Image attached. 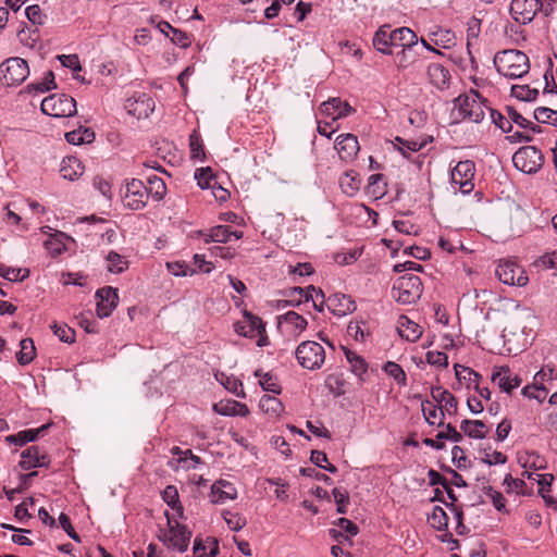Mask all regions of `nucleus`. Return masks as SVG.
Masks as SVG:
<instances>
[{
	"label": "nucleus",
	"mask_w": 557,
	"mask_h": 557,
	"mask_svg": "<svg viewBox=\"0 0 557 557\" xmlns=\"http://www.w3.org/2000/svg\"><path fill=\"white\" fill-rule=\"evenodd\" d=\"M333 497L335 503L337 504V512L338 513H345L346 512V505L349 502V496L346 491L334 488L332 491Z\"/></svg>",
	"instance_id": "61"
},
{
	"label": "nucleus",
	"mask_w": 557,
	"mask_h": 557,
	"mask_svg": "<svg viewBox=\"0 0 557 557\" xmlns=\"http://www.w3.org/2000/svg\"><path fill=\"white\" fill-rule=\"evenodd\" d=\"M259 408L270 420L278 419L284 412L282 401L275 396L270 395H263L260 398Z\"/></svg>",
	"instance_id": "25"
},
{
	"label": "nucleus",
	"mask_w": 557,
	"mask_h": 557,
	"mask_svg": "<svg viewBox=\"0 0 557 557\" xmlns=\"http://www.w3.org/2000/svg\"><path fill=\"white\" fill-rule=\"evenodd\" d=\"M0 275L11 282H20L29 275V271L27 269L11 268L4 264H0Z\"/></svg>",
	"instance_id": "47"
},
{
	"label": "nucleus",
	"mask_w": 557,
	"mask_h": 557,
	"mask_svg": "<svg viewBox=\"0 0 557 557\" xmlns=\"http://www.w3.org/2000/svg\"><path fill=\"white\" fill-rule=\"evenodd\" d=\"M45 247L52 256L61 255L65 249V245L58 237H50L47 239L45 242Z\"/></svg>",
	"instance_id": "64"
},
{
	"label": "nucleus",
	"mask_w": 557,
	"mask_h": 557,
	"mask_svg": "<svg viewBox=\"0 0 557 557\" xmlns=\"http://www.w3.org/2000/svg\"><path fill=\"white\" fill-rule=\"evenodd\" d=\"M392 36V45L400 46L404 48H411L417 45L418 36L417 34L408 27H399L391 30Z\"/></svg>",
	"instance_id": "28"
},
{
	"label": "nucleus",
	"mask_w": 557,
	"mask_h": 557,
	"mask_svg": "<svg viewBox=\"0 0 557 557\" xmlns=\"http://www.w3.org/2000/svg\"><path fill=\"white\" fill-rule=\"evenodd\" d=\"M488 107L481 95L471 89L468 94L460 95L454 100L453 115L457 119L467 120L471 123H483L485 111Z\"/></svg>",
	"instance_id": "2"
},
{
	"label": "nucleus",
	"mask_w": 557,
	"mask_h": 557,
	"mask_svg": "<svg viewBox=\"0 0 557 557\" xmlns=\"http://www.w3.org/2000/svg\"><path fill=\"white\" fill-rule=\"evenodd\" d=\"M382 174H372L368 180L367 193L375 199H380L386 194V186L382 184Z\"/></svg>",
	"instance_id": "43"
},
{
	"label": "nucleus",
	"mask_w": 557,
	"mask_h": 557,
	"mask_svg": "<svg viewBox=\"0 0 557 557\" xmlns=\"http://www.w3.org/2000/svg\"><path fill=\"white\" fill-rule=\"evenodd\" d=\"M397 330H398L399 335L408 342H416L423 334L422 326H420L418 323L411 321L406 315H401L399 318Z\"/></svg>",
	"instance_id": "23"
},
{
	"label": "nucleus",
	"mask_w": 557,
	"mask_h": 557,
	"mask_svg": "<svg viewBox=\"0 0 557 557\" xmlns=\"http://www.w3.org/2000/svg\"><path fill=\"white\" fill-rule=\"evenodd\" d=\"M431 396L437 404H444L442 408L448 413H455L457 411V398L449 391L442 386H434L431 388Z\"/></svg>",
	"instance_id": "26"
},
{
	"label": "nucleus",
	"mask_w": 557,
	"mask_h": 557,
	"mask_svg": "<svg viewBox=\"0 0 557 557\" xmlns=\"http://www.w3.org/2000/svg\"><path fill=\"white\" fill-rule=\"evenodd\" d=\"M429 522L434 529L441 531L447 528L448 517L442 507L435 506L429 517Z\"/></svg>",
	"instance_id": "51"
},
{
	"label": "nucleus",
	"mask_w": 557,
	"mask_h": 557,
	"mask_svg": "<svg viewBox=\"0 0 557 557\" xmlns=\"http://www.w3.org/2000/svg\"><path fill=\"white\" fill-rule=\"evenodd\" d=\"M255 375L259 377V385L265 392H271L273 394H280L282 387L277 381V377L271 373H261V371H256Z\"/></svg>",
	"instance_id": "42"
},
{
	"label": "nucleus",
	"mask_w": 557,
	"mask_h": 557,
	"mask_svg": "<svg viewBox=\"0 0 557 557\" xmlns=\"http://www.w3.org/2000/svg\"><path fill=\"white\" fill-rule=\"evenodd\" d=\"M213 410L221 416L246 417L249 414V409L245 404L233 399L214 404Z\"/></svg>",
	"instance_id": "24"
},
{
	"label": "nucleus",
	"mask_w": 557,
	"mask_h": 557,
	"mask_svg": "<svg viewBox=\"0 0 557 557\" xmlns=\"http://www.w3.org/2000/svg\"><path fill=\"white\" fill-rule=\"evenodd\" d=\"M280 323H285L290 334H301L308 325L307 320L295 311H288L278 318Z\"/></svg>",
	"instance_id": "27"
},
{
	"label": "nucleus",
	"mask_w": 557,
	"mask_h": 557,
	"mask_svg": "<svg viewBox=\"0 0 557 557\" xmlns=\"http://www.w3.org/2000/svg\"><path fill=\"white\" fill-rule=\"evenodd\" d=\"M426 75L430 84L440 90H445L449 87L450 73L440 63H431L426 67Z\"/></svg>",
	"instance_id": "21"
},
{
	"label": "nucleus",
	"mask_w": 557,
	"mask_h": 557,
	"mask_svg": "<svg viewBox=\"0 0 557 557\" xmlns=\"http://www.w3.org/2000/svg\"><path fill=\"white\" fill-rule=\"evenodd\" d=\"M445 428L446 431L437 433V440H449L455 443H459L462 441V434L458 432L450 423H448Z\"/></svg>",
	"instance_id": "62"
},
{
	"label": "nucleus",
	"mask_w": 557,
	"mask_h": 557,
	"mask_svg": "<svg viewBox=\"0 0 557 557\" xmlns=\"http://www.w3.org/2000/svg\"><path fill=\"white\" fill-rule=\"evenodd\" d=\"M48 463V456L38 446H30L21 454L20 467L23 470L47 467Z\"/></svg>",
	"instance_id": "18"
},
{
	"label": "nucleus",
	"mask_w": 557,
	"mask_h": 557,
	"mask_svg": "<svg viewBox=\"0 0 557 557\" xmlns=\"http://www.w3.org/2000/svg\"><path fill=\"white\" fill-rule=\"evenodd\" d=\"M201 459L193 455L191 450L187 449L183 453V456H180L176 459H172L169 461V467L174 471L183 470H191L196 469L198 465H200Z\"/></svg>",
	"instance_id": "32"
},
{
	"label": "nucleus",
	"mask_w": 557,
	"mask_h": 557,
	"mask_svg": "<svg viewBox=\"0 0 557 557\" xmlns=\"http://www.w3.org/2000/svg\"><path fill=\"white\" fill-rule=\"evenodd\" d=\"M321 120L318 122V132L321 136L332 139L337 131V121L356 112V110L341 98H330L321 103L319 108Z\"/></svg>",
	"instance_id": "1"
},
{
	"label": "nucleus",
	"mask_w": 557,
	"mask_h": 557,
	"mask_svg": "<svg viewBox=\"0 0 557 557\" xmlns=\"http://www.w3.org/2000/svg\"><path fill=\"white\" fill-rule=\"evenodd\" d=\"M495 274L502 283L507 285L524 286L528 283L525 272L512 261L500 262L495 270Z\"/></svg>",
	"instance_id": "13"
},
{
	"label": "nucleus",
	"mask_w": 557,
	"mask_h": 557,
	"mask_svg": "<svg viewBox=\"0 0 557 557\" xmlns=\"http://www.w3.org/2000/svg\"><path fill=\"white\" fill-rule=\"evenodd\" d=\"M26 88L28 92L35 91L39 94L57 88L53 72H47L41 82L29 84Z\"/></svg>",
	"instance_id": "46"
},
{
	"label": "nucleus",
	"mask_w": 557,
	"mask_h": 557,
	"mask_svg": "<svg viewBox=\"0 0 557 557\" xmlns=\"http://www.w3.org/2000/svg\"><path fill=\"white\" fill-rule=\"evenodd\" d=\"M36 357V347L32 338H24L20 342V350L16 359L21 366L30 363Z\"/></svg>",
	"instance_id": "38"
},
{
	"label": "nucleus",
	"mask_w": 557,
	"mask_h": 557,
	"mask_svg": "<svg viewBox=\"0 0 557 557\" xmlns=\"http://www.w3.org/2000/svg\"><path fill=\"white\" fill-rule=\"evenodd\" d=\"M426 362L437 368L448 367V357L443 351H428L425 355Z\"/></svg>",
	"instance_id": "55"
},
{
	"label": "nucleus",
	"mask_w": 557,
	"mask_h": 557,
	"mask_svg": "<svg viewBox=\"0 0 557 557\" xmlns=\"http://www.w3.org/2000/svg\"><path fill=\"white\" fill-rule=\"evenodd\" d=\"M124 198L126 207L132 210H141L149 199L148 188L140 180L133 178L126 185Z\"/></svg>",
	"instance_id": "14"
},
{
	"label": "nucleus",
	"mask_w": 557,
	"mask_h": 557,
	"mask_svg": "<svg viewBox=\"0 0 557 557\" xmlns=\"http://www.w3.org/2000/svg\"><path fill=\"white\" fill-rule=\"evenodd\" d=\"M243 317V321L234 324V330L238 335L253 337L256 334L265 333V325L259 317L248 311H245Z\"/></svg>",
	"instance_id": "17"
},
{
	"label": "nucleus",
	"mask_w": 557,
	"mask_h": 557,
	"mask_svg": "<svg viewBox=\"0 0 557 557\" xmlns=\"http://www.w3.org/2000/svg\"><path fill=\"white\" fill-rule=\"evenodd\" d=\"M166 268L175 276H187L195 273V270H189L184 262H168Z\"/></svg>",
	"instance_id": "60"
},
{
	"label": "nucleus",
	"mask_w": 557,
	"mask_h": 557,
	"mask_svg": "<svg viewBox=\"0 0 557 557\" xmlns=\"http://www.w3.org/2000/svg\"><path fill=\"white\" fill-rule=\"evenodd\" d=\"M507 111H508V116L510 119V122L512 121V122H515L516 124H518L519 126H521L523 128H527V127L531 126V129L534 133H541L542 132L540 126L534 125L532 122L528 121L525 117H523L515 109L508 108Z\"/></svg>",
	"instance_id": "54"
},
{
	"label": "nucleus",
	"mask_w": 557,
	"mask_h": 557,
	"mask_svg": "<svg viewBox=\"0 0 557 557\" xmlns=\"http://www.w3.org/2000/svg\"><path fill=\"white\" fill-rule=\"evenodd\" d=\"M421 280L413 274L400 276L393 288L394 298L404 305L414 304L421 297Z\"/></svg>",
	"instance_id": "4"
},
{
	"label": "nucleus",
	"mask_w": 557,
	"mask_h": 557,
	"mask_svg": "<svg viewBox=\"0 0 557 557\" xmlns=\"http://www.w3.org/2000/svg\"><path fill=\"white\" fill-rule=\"evenodd\" d=\"M454 370H455V375H456V379L458 380V382H467V383H479V380L481 379L480 374L476 373L475 371H473L472 369L468 368V367H465V366H460V364H455L454 366Z\"/></svg>",
	"instance_id": "49"
},
{
	"label": "nucleus",
	"mask_w": 557,
	"mask_h": 557,
	"mask_svg": "<svg viewBox=\"0 0 557 557\" xmlns=\"http://www.w3.org/2000/svg\"><path fill=\"white\" fill-rule=\"evenodd\" d=\"M28 64L22 58H9L0 65V78L7 86H18L28 77Z\"/></svg>",
	"instance_id": "7"
},
{
	"label": "nucleus",
	"mask_w": 557,
	"mask_h": 557,
	"mask_svg": "<svg viewBox=\"0 0 557 557\" xmlns=\"http://www.w3.org/2000/svg\"><path fill=\"white\" fill-rule=\"evenodd\" d=\"M148 193L154 200L160 201L166 194V185L163 180L157 175H151L147 178Z\"/></svg>",
	"instance_id": "41"
},
{
	"label": "nucleus",
	"mask_w": 557,
	"mask_h": 557,
	"mask_svg": "<svg viewBox=\"0 0 557 557\" xmlns=\"http://www.w3.org/2000/svg\"><path fill=\"white\" fill-rule=\"evenodd\" d=\"M125 110L137 119H147L154 110L156 103L151 96L145 92H137L126 99Z\"/></svg>",
	"instance_id": "12"
},
{
	"label": "nucleus",
	"mask_w": 557,
	"mask_h": 557,
	"mask_svg": "<svg viewBox=\"0 0 557 557\" xmlns=\"http://www.w3.org/2000/svg\"><path fill=\"white\" fill-rule=\"evenodd\" d=\"M474 163L470 160L460 161L451 170L450 182L455 191L459 190L463 195L470 194L474 189Z\"/></svg>",
	"instance_id": "8"
},
{
	"label": "nucleus",
	"mask_w": 557,
	"mask_h": 557,
	"mask_svg": "<svg viewBox=\"0 0 557 557\" xmlns=\"http://www.w3.org/2000/svg\"><path fill=\"white\" fill-rule=\"evenodd\" d=\"M384 371L386 374L392 376L398 384L405 385L406 384V373L403 370V368L393 361H387L384 366Z\"/></svg>",
	"instance_id": "53"
},
{
	"label": "nucleus",
	"mask_w": 557,
	"mask_h": 557,
	"mask_svg": "<svg viewBox=\"0 0 557 557\" xmlns=\"http://www.w3.org/2000/svg\"><path fill=\"white\" fill-rule=\"evenodd\" d=\"M60 173L63 178L74 181L84 173V165L75 157H66L61 162Z\"/></svg>",
	"instance_id": "29"
},
{
	"label": "nucleus",
	"mask_w": 557,
	"mask_h": 557,
	"mask_svg": "<svg viewBox=\"0 0 557 557\" xmlns=\"http://www.w3.org/2000/svg\"><path fill=\"white\" fill-rule=\"evenodd\" d=\"M342 349L345 354L346 360L350 364V371L360 380H363L368 371V363L364 358L347 347L343 346Z\"/></svg>",
	"instance_id": "30"
},
{
	"label": "nucleus",
	"mask_w": 557,
	"mask_h": 557,
	"mask_svg": "<svg viewBox=\"0 0 557 557\" xmlns=\"http://www.w3.org/2000/svg\"><path fill=\"white\" fill-rule=\"evenodd\" d=\"M97 315L100 319L108 318L117 306L119 296L116 289L108 286L97 290Z\"/></svg>",
	"instance_id": "15"
},
{
	"label": "nucleus",
	"mask_w": 557,
	"mask_h": 557,
	"mask_svg": "<svg viewBox=\"0 0 557 557\" xmlns=\"http://www.w3.org/2000/svg\"><path fill=\"white\" fill-rule=\"evenodd\" d=\"M537 95L539 90L530 88L528 85H513L511 87V96L521 101H533Z\"/></svg>",
	"instance_id": "48"
},
{
	"label": "nucleus",
	"mask_w": 557,
	"mask_h": 557,
	"mask_svg": "<svg viewBox=\"0 0 557 557\" xmlns=\"http://www.w3.org/2000/svg\"><path fill=\"white\" fill-rule=\"evenodd\" d=\"M460 429L467 436L475 440L484 438L488 432L487 426L481 420H463Z\"/></svg>",
	"instance_id": "33"
},
{
	"label": "nucleus",
	"mask_w": 557,
	"mask_h": 557,
	"mask_svg": "<svg viewBox=\"0 0 557 557\" xmlns=\"http://www.w3.org/2000/svg\"><path fill=\"white\" fill-rule=\"evenodd\" d=\"M485 495L491 499L494 507L502 511L505 509L506 506V499L503 496V494L496 490H494L492 486H488L484 490Z\"/></svg>",
	"instance_id": "58"
},
{
	"label": "nucleus",
	"mask_w": 557,
	"mask_h": 557,
	"mask_svg": "<svg viewBox=\"0 0 557 557\" xmlns=\"http://www.w3.org/2000/svg\"><path fill=\"white\" fill-rule=\"evenodd\" d=\"M540 9L541 0H512L509 11L517 23L525 25L533 21Z\"/></svg>",
	"instance_id": "11"
},
{
	"label": "nucleus",
	"mask_w": 557,
	"mask_h": 557,
	"mask_svg": "<svg viewBox=\"0 0 557 557\" xmlns=\"http://www.w3.org/2000/svg\"><path fill=\"white\" fill-rule=\"evenodd\" d=\"M48 425H42L38 429H28L18 432L17 434L10 435L7 440L15 445L22 446L28 442H34L38 438V436L46 431Z\"/></svg>",
	"instance_id": "37"
},
{
	"label": "nucleus",
	"mask_w": 557,
	"mask_h": 557,
	"mask_svg": "<svg viewBox=\"0 0 557 557\" xmlns=\"http://www.w3.org/2000/svg\"><path fill=\"white\" fill-rule=\"evenodd\" d=\"M522 395L528 398H533L542 403L546 396V389L543 386L528 385L522 388Z\"/></svg>",
	"instance_id": "59"
},
{
	"label": "nucleus",
	"mask_w": 557,
	"mask_h": 557,
	"mask_svg": "<svg viewBox=\"0 0 557 557\" xmlns=\"http://www.w3.org/2000/svg\"><path fill=\"white\" fill-rule=\"evenodd\" d=\"M421 410L425 421L430 425H444L445 409H443L442 407L437 408V406L430 400H424L421 404Z\"/></svg>",
	"instance_id": "31"
},
{
	"label": "nucleus",
	"mask_w": 557,
	"mask_h": 557,
	"mask_svg": "<svg viewBox=\"0 0 557 557\" xmlns=\"http://www.w3.org/2000/svg\"><path fill=\"white\" fill-rule=\"evenodd\" d=\"M534 119L540 123H547L557 126V110L546 107H539L534 110Z\"/></svg>",
	"instance_id": "50"
},
{
	"label": "nucleus",
	"mask_w": 557,
	"mask_h": 557,
	"mask_svg": "<svg viewBox=\"0 0 557 557\" xmlns=\"http://www.w3.org/2000/svg\"><path fill=\"white\" fill-rule=\"evenodd\" d=\"M106 260L108 262V270L112 273H122L128 268V261L115 251H110Z\"/></svg>",
	"instance_id": "44"
},
{
	"label": "nucleus",
	"mask_w": 557,
	"mask_h": 557,
	"mask_svg": "<svg viewBox=\"0 0 557 557\" xmlns=\"http://www.w3.org/2000/svg\"><path fill=\"white\" fill-rule=\"evenodd\" d=\"M361 181L358 173L350 170L345 172L339 178V186L343 193L349 197L355 196L360 189Z\"/></svg>",
	"instance_id": "34"
},
{
	"label": "nucleus",
	"mask_w": 557,
	"mask_h": 557,
	"mask_svg": "<svg viewBox=\"0 0 557 557\" xmlns=\"http://www.w3.org/2000/svg\"><path fill=\"white\" fill-rule=\"evenodd\" d=\"M329 310L337 317H344L356 310L355 301L347 295L334 294L326 300Z\"/></svg>",
	"instance_id": "19"
},
{
	"label": "nucleus",
	"mask_w": 557,
	"mask_h": 557,
	"mask_svg": "<svg viewBox=\"0 0 557 557\" xmlns=\"http://www.w3.org/2000/svg\"><path fill=\"white\" fill-rule=\"evenodd\" d=\"M40 109L44 114L52 117H67L76 113V102L69 95L54 94L41 101Z\"/></svg>",
	"instance_id": "5"
},
{
	"label": "nucleus",
	"mask_w": 557,
	"mask_h": 557,
	"mask_svg": "<svg viewBox=\"0 0 557 557\" xmlns=\"http://www.w3.org/2000/svg\"><path fill=\"white\" fill-rule=\"evenodd\" d=\"M51 330L53 334L59 337L60 341L69 344L75 342V331L67 326L66 324L53 323L51 325Z\"/></svg>",
	"instance_id": "52"
},
{
	"label": "nucleus",
	"mask_w": 557,
	"mask_h": 557,
	"mask_svg": "<svg viewBox=\"0 0 557 557\" xmlns=\"http://www.w3.org/2000/svg\"><path fill=\"white\" fill-rule=\"evenodd\" d=\"M482 454V461L488 466L504 465L507 461V457L503 453L497 450L484 449Z\"/></svg>",
	"instance_id": "56"
},
{
	"label": "nucleus",
	"mask_w": 557,
	"mask_h": 557,
	"mask_svg": "<svg viewBox=\"0 0 557 557\" xmlns=\"http://www.w3.org/2000/svg\"><path fill=\"white\" fill-rule=\"evenodd\" d=\"M490 112V119L484 120L483 124L491 125L494 124L496 128H499L503 133H507L511 131V122L505 117L503 114H500L498 111L488 109Z\"/></svg>",
	"instance_id": "45"
},
{
	"label": "nucleus",
	"mask_w": 557,
	"mask_h": 557,
	"mask_svg": "<svg viewBox=\"0 0 557 557\" xmlns=\"http://www.w3.org/2000/svg\"><path fill=\"white\" fill-rule=\"evenodd\" d=\"M223 518L227 524V527L232 531H239L246 525L245 518L240 517L238 513H232L230 511L223 512Z\"/></svg>",
	"instance_id": "57"
},
{
	"label": "nucleus",
	"mask_w": 557,
	"mask_h": 557,
	"mask_svg": "<svg viewBox=\"0 0 557 557\" xmlns=\"http://www.w3.org/2000/svg\"><path fill=\"white\" fill-rule=\"evenodd\" d=\"M361 252L358 249L350 250L348 252H342L337 253L335 257V261L341 265H346L355 262L359 257Z\"/></svg>",
	"instance_id": "63"
},
{
	"label": "nucleus",
	"mask_w": 557,
	"mask_h": 557,
	"mask_svg": "<svg viewBox=\"0 0 557 557\" xmlns=\"http://www.w3.org/2000/svg\"><path fill=\"white\" fill-rule=\"evenodd\" d=\"M232 237H234L235 239H240L243 238V232L231 231L230 226L227 225H216L210 228L207 234H205L203 242L206 244H209L211 242L227 243L231 240Z\"/></svg>",
	"instance_id": "22"
},
{
	"label": "nucleus",
	"mask_w": 557,
	"mask_h": 557,
	"mask_svg": "<svg viewBox=\"0 0 557 557\" xmlns=\"http://www.w3.org/2000/svg\"><path fill=\"white\" fill-rule=\"evenodd\" d=\"M334 148L345 162L354 160L360 150L359 141H335Z\"/></svg>",
	"instance_id": "39"
},
{
	"label": "nucleus",
	"mask_w": 557,
	"mask_h": 557,
	"mask_svg": "<svg viewBox=\"0 0 557 557\" xmlns=\"http://www.w3.org/2000/svg\"><path fill=\"white\" fill-rule=\"evenodd\" d=\"M237 497V491L233 483L226 480H219L211 486V502L224 504L227 500H234Z\"/></svg>",
	"instance_id": "20"
},
{
	"label": "nucleus",
	"mask_w": 557,
	"mask_h": 557,
	"mask_svg": "<svg viewBox=\"0 0 557 557\" xmlns=\"http://www.w3.org/2000/svg\"><path fill=\"white\" fill-rule=\"evenodd\" d=\"M164 503L171 507L178 518H183L184 508L180 502L178 491L174 485H168L161 493Z\"/></svg>",
	"instance_id": "35"
},
{
	"label": "nucleus",
	"mask_w": 557,
	"mask_h": 557,
	"mask_svg": "<svg viewBox=\"0 0 557 557\" xmlns=\"http://www.w3.org/2000/svg\"><path fill=\"white\" fill-rule=\"evenodd\" d=\"M491 379L502 392L507 394H510L522 382L520 376L512 374L511 370L507 366L495 367L493 369Z\"/></svg>",
	"instance_id": "16"
},
{
	"label": "nucleus",
	"mask_w": 557,
	"mask_h": 557,
	"mask_svg": "<svg viewBox=\"0 0 557 557\" xmlns=\"http://www.w3.org/2000/svg\"><path fill=\"white\" fill-rule=\"evenodd\" d=\"M428 141H392L393 148L404 158L412 160V154L420 151Z\"/></svg>",
	"instance_id": "40"
},
{
	"label": "nucleus",
	"mask_w": 557,
	"mask_h": 557,
	"mask_svg": "<svg viewBox=\"0 0 557 557\" xmlns=\"http://www.w3.org/2000/svg\"><path fill=\"white\" fill-rule=\"evenodd\" d=\"M165 515L169 528L161 533L160 540L169 547L175 548L181 553L187 550L191 536L190 531L177 521H173L168 513Z\"/></svg>",
	"instance_id": "9"
},
{
	"label": "nucleus",
	"mask_w": 557,
	"mask_h": 557,
	"mask_svg": "<svg viewBox=\"0 0 557 557\" xmlns=\"http://www.w3.org/2000/svg\"><path fill=\"white\" fill-rule=\"evenodd\" d=\"M543 161L542 151L534 146L522 147L512 156L515 166L528 174L536 173L542 168Z\"/></svg>",
	"instance_id": "10"
},
{
	"label": "nucleus",
	"mask_w": 557,
	"mask_h": 557,
	"mask_svg": "<svg viewBox=\"0 0 557 557\" xmlns=\"http://www.w3.org/2000/svg\"><path fill=\"white\" fill-rule=\"evenodd\" d=\"M296 358L302 368L317 370L320 369L325 361V350L323 346L317 342H302L296 349Z\"/></svg>",
	"instance_id": "6"
},
{
	"label": "nucleus",
	"mask_w": 557,
	"mask_h": 557,
	"mask_svg": "<svg viewBox=\"0 0 557 557\" xmlns=\"http://www.w3.org/2000/svg\"><path fill=\"white\" fill-rule=\"evenodd\" d=\"M373 46L383 54H391L392 51L388 50L392 45V36L391 30L387 25H384L379 28V30L374 34L373 37Z\"/></svg>",
	"instance_id": "36"
},
{
	"label": "nucleus",
	"mask_w": 557,
	"mask_h": 557,
	"mask_svg": "<svg viewBox=\"0 0 557 557\" xmlns=\"http://www.w3.org/2000/svg\"><path fill=\"white\" fill-rule=\"evenodd\" d=\"M494 65L499 74L512 79L522 77L530 70L528 55L516 49H508L496 53Z\"/></svg>",
	"instance_id": "3"
}]
</instances>
